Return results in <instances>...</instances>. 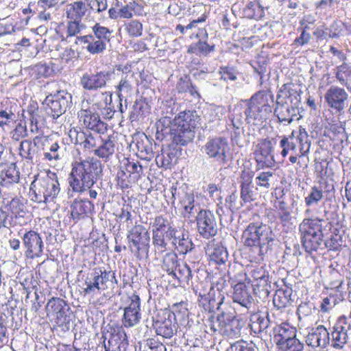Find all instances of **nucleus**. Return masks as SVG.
<instances>
[{
  "instance_id": "f257e3e1",
  "label": "nucleus",
  "mask_w": 351,
  "mask_h": 351,
  "mask_svg": "<svg viewBox=\"0 0 351 351\" xmlns=\"http://www.w3.org/2000/svg\"><path fill=\"white\" fill-rule=\"evenodd\" d=\"M243 111L234 108L231 115V125L234 129L232 139L236 140L243 133V114L248 125H261L269 117L273 110L274 95L267 90H258L245 101Z\"/></svg>"
},
{
  "instance_id": "f03ea898",
  "label": "nucleus",
  "mask_w": 351,
  "mask_h": 351,
  "mask_svg": "<svg viewBox=\"0 0 351 351\" xmlns=\"http://www.w3.org/2000/svg\"><path fill=\"white\" fill-rule=\"evenodd\" d=\"M100 167L99 162L93 158L75 162L69 178L71 190H69L68 197H73L74 193L82 194L92 188L101 171Z\"/></svg>"
},
{
  "instance_id": "7ed1b4c3",
  "label": "nucleus",
  "mask_w": 351,
  "mask_h": 351,
  "mask_svg": "<svg viewBox=\"0 0 351 351\" xmlns=\"http://www.w3.org/2000/svg\"><path fill=\"white\" fill-rule=\"evenodd\" d=\"M60 191L56 173L48 172L44 177L35 179L31 184L29 197L34 202L45 203L53 200Z\"/></svg>"
},
{
  "instance_id": "20e7f679",
  "label": "nucleus",
  "mask_w": 351,
  "mask_h": 351,
  "mask_svg": "<svg viewBox=\"0 0 351 351\" xmlns=\"http://www.w3.org/2000/svg\"><path fill=\"white\" fill-rule=\"evenodd\" d=\"M186 306L184 302L176 303L172 306V311L165 310L158 313L153 318V327L156 333L166 339H170L176 335L178 323L175 313L180 312L182 308L186 311Z\"/></svg>"
},
{
  "instance_id": "39448f33",
  "label": "nucleus",
  "mask_w": 351,
  "mask_h": 351,
  "mask_svg": "<svg viewBox=\"0 0 351 351\" xmlns=\"http://www.w3.org/2000/svg\"><path fill=\"white\" fill-rule=\"evenodd\" d=\"M271 230L269 226L263 224L261 221L251 223L244 232L246 237L245 244L256 247L260 255L265 254L269 248V243L273 239L269 237Z\"/></svg>"
},
{
  "instance_id": "423d86ee",
  "label": "nucleus",
  "mask_w": 351,
  "mask_h": 351,
  "mask_svg": "<svg viewBox=\"0 0 351 351\" xmlns=\"http://www.w3.org/2000/svg\"><path fill=\"white\" fill-rule=\"evenodd\" d=\"M302 247L308 253L317 251L323 246V223L318 221H302L300 224Z\"/></svg>"
},
{
  "instance_id": "0eeeda50",
  "label": "nucleus",
  "mask_w": 351,
  "mask_h": 351,
  "mask_svg": "<svg viewBox=\"0 0 351 351\" xmlns=\"http://www.w3.org/2000/svg\"><path fill=\"white\" fill-rule=\"evenodd\" d=\"M101 339L105 351H128L129 342L122 328L108 325L102 328Z\"/></svg>"
},
{
  "instance_id": "6e6552de",
  "label": "nucleus",
  "mask_w": 351,
  "mask_h": 351,
  "mask_svg": "<svg viewBox=\"0 0 351 351\" xmlns=\"http://www.w3.org/2000/svg\"><path fill=\"white\" fill-rule=\"evenodd\" d=\"M130 248L139 259L148 256L149 234L142 225H136L128 235Z\"/></svg>"
},
{
  "instance_id": "1a4fd4ad",
  "label": "nucleus",
  "mask_w": 351,
  "mask_h": 351,
  "mask_svg": "<svg viewBox=\"0 0 351 351\" xmlns=\"http://www.w3.org/2000/svg\"><path fill=\"white\" fill-rule=\"evenodd\" d=\"M71 103L72 95L65 90L51 94L45 100L47 113L54 119L64 114Z\"/></svg>"
},
{
  "instance_id": "9d476101",
  "label": "nucleus",
  "mask_w": 351,
  "mask_h": 351,
  "mask_svg": "<svg viewBox=\"0 0 351 351\" xmlns=\"http://www.w3.org/2000/svg\"><path fill=\"white\" fill-rule=\"evenodd\" d=\"M203 153L208 158L216 162L226 164L228 162V153L229 145L227 139L224 137H215L208 139L202 149Z\"/></svg>"
},
{
  "instance_id": "9b49d317",
  "label": "nucleus",
  "mask_w": 351,
  "mask_h": 351,
  "mask_svg": "<svg viewBox=\"0 0 351 351\" xmlns=\"http://www.w3.org/2000/svg\"><path fill=\"white\" fill-rule=\"evenodd\" d=\"M349 94L342 87L332 85L324 94V101L327 106L336 112H341L348 106Z\"/></svg>"
},
{
  "instance_id": "f8f14e48",
  "label": "nucleus",
  "mask_w": 351,
  "mask_h": 351,
  "mask_svg": "<svg viewBox=\"0 0 351 351\" xmlns=\"http://www.w3.org/2000/svg\"><path fill=\"white\" fill-rule=\"evenodd\" d=\"M110 73L106 70L85 72L80 78V85L84 90L95 91L104 88L110 78Z\"/></svg>"
},
{
  "instance_id": "ddd939ff",
  "label": "nucleus",
  "mask_w": 351,
  "mask_h": 351,
  "mask_svg": "<svg viewBox=\"0 0 351 351\" xmlns=\"http://www.w3.org/2000/svg\"><path fill=\"white\" fill-rule=\"evenodd\" d=\"M180 202L184 208V217L190 218L197 213L195 219H212L215 218L213 213L209 210H199L194 205V195L192 192H184L182 190Z\"/></svg>"
},
{
  "instance_id": "4468645a",
  "label": "nucleus",
  "mask_w": 351,
  "mask_h": 351,
  "mask_svg": "<svg viewBox=\"0 0 351 351\" xmlns=\"http://www.w3.org/2000/svg\"><path fill=\"white\" fill-rule=\"evenodd\" d=\"M273 150L272 143L269 139H263L258 144L254 155L259 169L271 167L274 165L275 160Z\"/></svg>"
},
{
  "instance_id": "2eb2a0df",
  "label": "nucleus",
  "mask_w": 351,
  "mask_h": 351,
  "mask_svg": "<svg viewBox=\"0 0 351 351\" xmlns=\"http://www.w3.org/2000/svg\"><path fill=\"white\" fill-rule=\"evenodd\" d=\"M69 308L67 303L63 299L52 298L48 301L46 306L47 315L53 317L58 325L62 326L66 322V313Z\"/></svg>"
},
{
  "instance_id": "dca6fc26",
  "label": "nucleus",
  "mask_w": 351,
  "mask_h": 351,
  "mask_svg": "<svg viewBox=\"0 0 351 351\" xmlns=\"http://www.w3.org/2000/svg\"><path fill=\"white\" fill-rule=\"evenodd\" d=\"M274 324H276L271 322L268 313L266 315L256 313L251 315L249 326L252 332L260 334L261 338H267L272 337V328Z\"/></svg>"
},
{
  "instance_id": "f3484780",
  "label": "nucleus",
  "mask_w": 351,
  "mask_h": 351,
  "mask_svg": "<svg viewBox=\"0 0 351 351\" xmlns=\"http://www.w3.org/2000/svg\"><path fill=\"white\" fill-rule=\"evenodd\" d=\"M141 319V299L138 295L133 293L130 297L129 305L124 308L122 322L125 327L130 328L138 324Z\"/></svg>"
},
{
  "instance_id": "a211bd4d",
  "label": "nucleus",
  "mask_w": 351,
  "mask_h": 351,
  "mask_svg": "<svg viewBox=\"0 0 351 351\" xmlns=\"http://www.w3.org/2000/svg\"><path fill=\"white\" fill-rule=\"evenodd\" d=\"M80 121L88 129L97 134H104L107 130V124L102 121L99 114L90 110L82 109L78 112Z\"/></svg>"
},
{
  "instance_id": "6ab92c4d",
  "label": "nucleus",
  "mask_w": 351,
  "mask_h": 351,
  "mask_svg": "<svg viewBox=\"0 0 351 351\" xmlns=\"http://www.w3.org/2000/svg\"><path fill=\"white\" fill-rule=\"evenodd\" d=\"M48 143L45 137L35 136L33 141L29 140H23L20 143L19 147V156L27 161H32L37 155V149H44V147Z\"/></svg>"
},
{
  "instance_id": "aec40b11",
  "label": "nucleus",
  "mask_w": 351,
  "mask_h": 351,
  "mask_svg": "<svg viewBox=\"0 0 351 351\" xmlns=\"http://www.w3.org/2000/svg\"><path fill=\"white\" fill-rule=\"evenodd\" d=\"M232 300L247 311L252 306L254 300L250 283L238 282L233 286Z\"/></svg>"
},
{
  "instance_id": "412c9836",
  "label": "nucleus",
  "mask_w": 351,
  "mask_h": 351,
  "mask_svg": "<svg viewBox=\"0 0 351 351\" xmlns=\"http://www.w3.org/2000/svg\"><path fill=\"white\" fill-rule=\"evenodd\" d=\"M205 252L210 261L217 265H225L228 261V253L221 240L214 239L209 241L205 247Z\"/></svg>"
},
{
  "instance_id": "4be33fe9",
  "label": "nucleus",
  "mask_w": 351,
  "mask_h": 351,
  "mask_svg": "<svg viewBox=\"0 0 351 351\" xmlns=\"http://www.w3.org/2000/svg\"><path fill=\"white\" fill-rule=\"evenodd\" d=\"M300 104L289 105L287 102H276V108H274V114L278 119L279 121L284 123L285 125L290 124L295 119H299L298 115L300 112Z\"/></svg>"
},
{
  "instance_id": "5701e85b",
  "label": "nucleus",
  "mask_w": 351,
  "mask_h": 351,
  "mask_svg": "<svg viewBox=\"0 0 351 351\" xmlns=\"http://www.w3.org/2000/svg\"><path fill=\"white\" fill-rule=\"evenodd\" d=\"M23 245L27 249V258L39 257L43 253V242L40 235L34 231H29L23 237Z\"/></svg>"
},
{
  "instance_id": "b1692460",
  "label": "nucleus",
  "mask_w": 351,
  "mask_h": 351,
  "mask_svg": "<svg viewBox=\"0 0 351 351\" xmlns=\"http://www.w3.org/2000/svg\"><path fill=\"white\" fill-rule=\"evenodd\" d=\"M330 341V333L322 325L312 328L306 337V343L313 348H325Z\"/></svg>"
},
{
  "instance_id": "393cba45",
  "label": "nucleus",
  "mask_w": 351,
  "mask_h": 351,
  "mask_svg": "<svg viewBox=\"0 0 351 351\" xmlns=\"http://www.w3.org/2000/svg\"><path fill=\"white\" fill-rule=\"evenodd\" d=\"M135 82L134 72L130 71L122 73L119 82L116 86L117 95L121 101L124 100L126 102L127 98L132 96Z\"/></svg>"
},
{
  "instance_id": "a878e982",
  "label": "nucleus",
  "mask_w": 351,
  "mask_h": 351,
  "mask_svg": "<svg viewBox=\"0 0 351 351\" xmlns=\"http://www.w3.org/2000/svg\"><path fill=\"white\" fill-rule=\"evenodd\" d=\"M218 326H223V332L228 335H237L240 331L239 322L234 313L230 311H221L217 317Z\"/></svg>"
},
{
  "instance_id": "bb28decb",
  "label": "nucleus",
  "mask_w": 351,
  "mask_h": 351,
  "mask_svg": "<svg viewBox=\"0 0 351 351\" xmlns=\"http://www.w3.org/2000/svg\"><path fill=\"white\" fill-rule=\"evenodd\" d=\"M117 141L115 136L109 135L106 138H101L97 148L94 149V154L107 161L115 152Z\"/></svg>"
},
{
  "instance_id": "cd10ccee",
  "label": "nucleus",
  "mask_w": 351,
  "mask_h": 351,
  "mask_svg": "<svg viewBox=\"0 0 351 351\" xmlns=\"http://www.w3.org/2000/svg\"><path fill=\"white\" fill-rule=\"evenodd\" d=\"M173 143L184 146L191 142L195 137V130L173 124L170 129Z\"/></svg>"
},
{
  "instance_id": "c85d7f7f",
  "label": "nucleus",
  "mask_w": 351,
  "mask_h": 351,
  "mask_svg": "<svg viewBox=\"0 0 351 351\" xmlns=\"http://www.w3.org/2000/svg\"><path fill=\"white\" fill-rule=\"evenodd\" d=\"M75 43L77 45H86L84 48L93 55L102 53L106 49L107 45L100 40L93 37L92 34L77 36Z\"/></svg>"
},
{
  "instance_id": "c756f323",
  "label": "nucleus",
  "mask_w": 351,
  "mask_h": 351,
  "mask_svg": "<svg viewBox=\"0 0 351 351\" xmlns=\"http://www.w3.org/2000/svg\"><path fill=\"white\" fill-rule=\"evenodd\" d=\"M199 116L195 110L180 112L173 119V124L195 130L199 122Z\"/></svg>"
},
{
  "instance_id": "7c9ffc66",
  "label": "nucleus",
  "mask_w": 351,
  "mask_h": 351,
  "mask_svg": "<svg viewBox=\"0 0 351 351\" xmlns=\"http://www.w3.org/2000/svg\"><path fill=\"white\" fill-rule=\"evenodd\" d=\"M349 330L343 325L340 324V320L338 319L337 323L333 327V330L331 332L330 341L331 346L337 349L342 348L347 343Z\"/></svg>"
},
{
  "instance_id": "2f4dec72",
  "label": "nucleus",
  "mask_w": 351,
  "mask_h": 351,
  "mask_svg": "<svg viewBox=\"0 0 351 351\" xmlns=\"http://www.w3.org/2000/svg\"><path fill=\"white\" fill-rule=\"evenodd\" d=\"M287 99H289L290 103L294 105L301 103L300 94L293 88L291 84H285L281 86L277 94L276 102H287Z\"/></svg>"
},
{
  "instance_id": "473e14b6",
  "label": "nucleus",
  "mask_w": 351,
  "mask_h": 351,
  "mask_svg": "<svg viewBox=\"0 0 351 351\" xmlns=\"http://www.w3.org/2000/svg\"><path fill=\"white\" fill-rule=\"evenodd\" d=\"M88 8L86 1H76L66 5L65 12L69 20L81 21L86 15Z\"/></svg>"
},
{
  "instance_id": "72a5a7b5",
  "label": "nucleus",
  "mask_w": 351,
  "mask_h": 351,
  "mask_svg": "<svg viewBox=\"0 0 351 351\" xmlns=\"http://www.w3.org/2000/svg\"><path fill=\"white\" fill-rule=\"evenodd\" d=\"M19 172L16 166L12 162L5 165L0 172V184L2 186H8L19 181Z\"/></svg>"
},
{
  "instance_id": "f704fd0d",
  "label": "nucleus",
  "mask_w": 351,
  "mask_h": 351,
  "mask_svg": "<svg viewBox=\"0 0 351 351\" xmlns=\"http://www.w3.org/2000/svg\"><path fill=\"white\" fill-rule=\"evenodd\" d=\"M293 290L290 287L278 289L273 298V304L277 310H282L288 305L291 304L293 301L291 296Z\"/></svg>"
},
{
  "instance_id": "c9c22d12",
  "label": "nucleus",
  "mask_w": 351,
  "mask_h": 351,
  "mask_svg": "<svg viewBox=\"0 0 351 351\" xmlns=\"http://www.w3.org/2000/svg\"><path fill=\"white\" fill-rule=\"evenodd\" d=\"M23 116L30 123V130L32 132L38 130V123L40 119V110L36 101H31L26 110L23 111Z\"/></svg>"
},
{
  "instance_id": "e433bc0d",
  "label": "nucleus",
  "mask_w": 351,
  "mask_h": 351,
  "mask_svg": "<svg viewBox=\"0 0 351 351\" xmlns=\"http://www.w3.org/2000/svg\"><path fill=\"white\" fill-rule=\"evenodd\" d=\"M272 337L274 341L278 346L283 341H287L292 338L295 337V330L294 328H289L282 326L274 324L272 328Z\"/></svg>"
},
{
  "instance_id": "4c0bfd02",
  "label": "nucleus",
  "mask_w": 351,
  "mask_h": 351,
  "mask_svg": "<svg viewBox=\"0 0 351 351\" xmlns=\"http://www.w3.org/2000/svg\"><path fill=\"white\" fill-rule=\"evenodd\" d=\"M335 74L339 83L351 93V66L343 62L341 65L336 66Z\"/></svg>"
},
{
  "instance_id": "58836bf2",
  "label": "nucleus",
  "mask_w": 351,
  "mask_h": 351,
  "mask_svg": "<svg viewBox=\"0 0 351 351\" xmlns=\"http://www.w3.org/2000/svg\"><path fill=\"white\" fill-rule=\"evenodd\" d=\"M172 245L180 254H186L193 248V243L187 233L179 231V233L172 240Z\"/></svg>"
},
{
  "instance_id": "ea45409f",
  "label": "nucleus",
  "mask_w": 351,
  "mask_h": 351,
  "mask_svg": "<svg viewBox=\"0 0 351 351\" xmlns=\"http://www.w3.org/2000/svg\"><path fill=\"white\" fill-rule=\"evenodd\" d=\"M101 283V278L96 268L93 269V272L85 280L84 285L86 287L83 290L84 295H94L97 291H102Z\"/></svg>"
},
{
  "instance_id": "a19ab883",
  "label": "nucleus",
  "mask_w": 351,
  "mask_h": 351,
  "mask_svg": "<svg viewBox=\"0 0 351 351\" xmlns=\"http://www.w3.org/2000/svg\"><path fill=\"white\" fill-rule=\"evenodd\" d=\"M92 101V106L89 109L99 114V111L112 102V93L106 91L97 93L93 96Z\"/></svg>"
},
{
  "instance_id": "79ce46f5",
  "label": "nucleus",
  "mask_w": 351,
  "mask_h": 351,
  "mask_svg": "<svg viewBox=\"0 0 351 351\" xmlns=\"http://www.w3.org/2000/svg\"><path fill=\"white\" fill-rule=\"evenodd\" d=\"M178 233L179 231L169 222L157 224L156 228L153 230V234L160 236L167 241L173 240Z\"/></svg>"
},
{
  "instance_id": "37998d69",
  "label": "nucleus",
  "mask_w": 351,
  "mask_h": 351,
  "mask_svg": "<svg viewBox=\"0 0 351 351\" xmlns=\"http://www.w3.org/2000/svg\"><path fill=\"white\" fill-rule=\"evenodd\" d=\"M318 222L323 223L324 236L330 234L342 238V235L345 233V229L341 221H318Z\"/></svg>"
},
{
  "instance_id": "c03bdc74",
  "label": "nucleus",
  "mask_w": 351,
  "mask_h": 351,
  "mask_svg": "<svg viewBox=\"0 0 351 351\" xmlns=\"http://www.w3.org/2000/svg\"><path fill=\"white\" fill-rule=\"evenodd\" d=\"M245 17L251 19L259 20L265 16L264 10L259 6L256 1L248 2L243 9Z\"/></svg>"
},
{
  "instance_id": "a18cd8bd",
  "label": "nucleus",
  "mask_w": 351,
  "mask_h": 351,
  "mask_svg": "<svg viewBox=\"0 0 351 351\" xmlns=\"http://www.w3.org/2000/svg\"><path fill=\"white\" fill-rule=\"evenodd\" d=\"M162 269L170 276L175 275V271L179 267L178 256L174 252L167 253L163 257L161 265Z\"/></svg>"
},
{
  "instance_id": "49530a36",
  "label": "nucleus",
  "mask_w": 351,
  "mask_h": 351,
  "mask_svg": "<svg viewBox=\"0 0 351 351\" xmlns=\"http://www.w3.org/2000/svg\"><path fill=\"white\" fill-rule=\"evenodd\" d=\"M254 294L261 301L266 300L271 291V282L269 280L256 282L251 285Z\"/></svg>"
},
{
  "instance_id": "de8ad7c7",
  "label": "nucleus",
  "mask_w": 351,
  "mask_h": 351,
  "mask_svg": "<svg viewBox=\"0 0 351 351\" xmlns=\"http://www.w3.org/2000/svg\"><path fill=\"white\" fill-rule=\"evenodd\" d=\"M197 226L199 234L207 239L215 236L218 230L215 221H197Z\"/></svg>"
},
{
  "instance_id": "09e8293b",
  "label": "nucleus",
  "mask_w": 351,
  "mask_h": 351,
  "mask_svg": "<svg viewBox=\"0 0 351 351\" xmlns=\"http://www.w3.org/2000/svg\"><path fill=\"white\" fill-rule=\"evenodd\" d=\"M215 51V45H209L207 40H199L197 43L191 45L188 51L198 56H207Z\"/></svg>"
},
{
  "instance_id": "8fccbe9b",
  "label": "nucleus",
  "mask_w": 351,
  "mask_h": 351,
  "mask_svg": "<svg viewBox=\"0 0 351 351\" xmlns=\"http://www.w3.org/2000/svg\"><path fill=\"white\" fill-rule=\"evenodd\" d=\"M174 160H176V154L172 151H162L156 156L158 167L165 169H171Z\"/></svg>"
},
{
  "instance_id": "3c124183",
  "label": "nucleus",
  "mask_w": 351,
  "mask_h": 351,
  "mask_svg": "<svg viewBox=\"0 0 351 351\" xmlns=\"http://www.w3.org/2000/svg\"><path fill=\"white\" fill-rule=\"evenodd\" d=\"M136 147L138 155L141 158L146 160H150L154 157L152 144L147 136H145V141L141 140L140 141H137Z\"/></svg>"
},
{
  "instance_id": "603ef678",
  "label": "nucleus",
  "mask_w": 351,
  "mask_h": 351,
  "mask_svg": "<svg viewBox=\"0 0 351 351\" xmlns=\"http://www.w3.org/2000/svg\"><path fill=\"white\" fill-rule=\"evenodd\" d=\"M97 272L99 273V277L101 278V288H102V291L106 290L109 287H114V285L118 284V281L115 277V273L112 271H102L100 269H97Z\"/></svg>"
},
{
  "instance_id": "864d4df0",
  "label": "nucleus",
  "mask_w": 351,
  "mask_h": 351,
  "mask_svg": "<svg viewBox=\"0 0 351 351\" xmlns=\"http://www.w3.org/2000/svg\"><path fill=\"white\" fill-rule=\"evenodd\" d=\"M90 206L91 204L89 201L75 202L71 211L73 218L85 219L86 218L89 217L87 213L88 210H90Z\"/></svg>"
},
{
  "instance_id": "5fc2aeb1",
  "label": "nucleus",
  "mask_w": 351,
  "mask_h": 351,
  "mask_svg": "<svg viewBox=\"0 0 351 351\" xmlns=\"http://www.w3.org/2000/svg\"><path fill=\"white\" fill-rule=\"evenodd\" d=\"M297 140L300 143L298 152L299 158L306 156L309 152L311 143L308 141V135L305 129H300Z\"/></svg>"
},
{
  "instance_id": "6e6d98bb",
  "label": "nucleus",
  "mask_w": 351,
  "mask_h": 351,
  "mask_svg": "<svg viewBox=\"0 0 351 351\" xmlns=\"http://www.w3.org/2000/svg\"><path fill=\"white\" fill-rule=\"evenodd\" d=\"M64 147H60L57 142L51 143L49 147V152H44L45 159L51 160H59L64 156Z\"/></svg>"
},
{
  "instance_id": "4d7b16f0",
  "label": "nucleus",
  "mask_w": 351,
  "mask_h": 351,
  "mask_svg": "<svg viewBox=\"0 0 351 351\" xmlns=\"http://www.w3.org/2000/svg\"><path fill=\"white\" fill-rule=\"evenodd\" d=\"M92 30L93 33L92 36L95 38L100 40L106 45L110 42L111 31L108 28L96 23L92 27Z\"/></svg>"
},
{
  "instance_id": "13d9d810",
  "label": "nucleus",
  "mask_w": 351,
  "mask_h": 351,
  "mask_svg": "<svg viewBox=\"0 0 351 351\" xmlns=\"http://www.w3.org/2000/svg\"><path fill=\"white\" fill-rule=\"evenodd\" d=\"M280 147L282 148L281 155L286 157L290 151L296 152V145L294 142L293 133L288 136H283L280 141Z\"/></svg>"
},
{
  "instance_id": "bf43d9fd",
  "label": "nucleus",
  "mask_w": 351,
  "mask_h": 351,
  "mask_svg": "<svg viewBox=\"0 0 351 351\" xmlns=\"http://www.w3.org/2000/svg\"><path fill=\"white\" fill-rule=\"evenodd\" d=\"M174 278H177L179 281L189 283V281L192 278V273L191 268L186 264L179 263L177 270L175 271V275H171Z\"/></svg>"
},
{
  "instance_id": "052dcab7",
  "label": "nucleus",
  "mask_w": 351,
  "mask_h": 351,
  "mask_svg": "<svg viewBox=\"0 0 351 351\" xmlns=\"http://www.w3.org/2000/svg\"><path fill=\"white\" fill-rule=\"evenodd\" d=\"M249 275L253 279V284L269 280V275L263 267H255L249 271Z\"/></svg>"
},
{
  "instance_id": "680f3d73",
  "label": "nucleus",
  "mask_w": 351,
  "mask_h": 351,
  "mask_svg": "<svg viewBox=\"0 0 351 351\" xmlns=\"http://www.w3.org/2000/svg\"><path fill=\"white\" fill-rule=\"evenodd\" d=\"M125 29L131 37H139L143 34V25L137 20H132L125 24Z\"/></svg>"
},
{
  "instance_id": "e2e57ef3",
  "label": "nucleus",
  "mask_w": 351,
  "mask_h": 351,
  "mask_svg": "<svg viewBox=\"0 0 351 351\" xmlns=\"http://www.w3.org/2000/svg\"><path fill=\"white\" fill-rule=\"evenodd\" d=\"M303 347V343L295 337L283 341L278 346L280 351H302Z\"/></svg>"
},
{
  "instance_id": "0e129e2a",
  "label": "nucleus",
  "mask_w": 351,
  "mask_h": 351,
  "mask_svg": "<svg viewBox=\"0 0 351 351\" xmlns=\"http://www.w3.org/2000/svg\"><path fill=\"white\" fill-rule=\"evenodd\" d=\"M322 190L319 189L317 186H313L308 196L305 197V203L308 206L317 204V203L322 199Z\"/></svg>"
},
{
  "instance_id": "69168bd1",
  "label": "nucleus",
  "mask_w": 351,
  "mask_h": 351,
  "mask_svg": "<svg viewBox=\"0 0 351 351\" xmlns=\"http://www.w3.org/2000/svg\"><path fill=\"white\" fill-rule=\"evenodd\" d=\"M140 351H167L166 346L153 339H149L143 345H141Z\"/></svg>"
},
{
  "instance_id": "338daca9",
  "label": "nucleus",
  "mask_w": 351,
  "mask_h": 351,
  "mask_svg": "<svg viewBox=\"0 0 351 351\" xmlns=\"http://www.w3.org/2000/svg\"><path fill=\"white\" fill-rule=\"evenodd\" d=\"M138 3L135 1H131L126 5L119 8V14L121 19H130L133 16V12L138 6Z\"/></svg>"
},
{
  "instance_id": "774afa93",
  "label": "nucleus",
  "mask_w": 351,
  "mask_h": 351,
  "mask_svg": "<svg viewBox=\"0 0 351 351\" xmlns=\"http://www.w3.org/2000/svg\"><path fill=\"white\" fill-rule=\"evenodd\" d=\"M226 351H257V350L246 341H239L232 343Z\"/></svg>"
}]
</instances>
